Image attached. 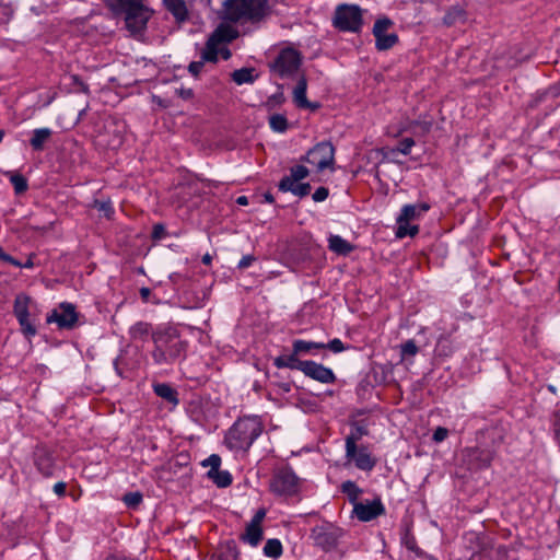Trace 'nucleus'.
<instances>
[{
	"mask_svg": "<svg viewBox=\"0 0 560 560\" xmlns=\"http://www.w3.org/2000/svg\"><path fill=\"white\" fill-rule=\"evenodd\" d=\"M52 131L49 128H39L33 131L30 144L34 151H43L44 144L50 139Z\"/></svg>",
	"mask_w": 560,
	"mask_h": 560,
	"instance_id": "obj_27",
	"label": "nucleus"
},
{
	"mask_svg": "<svg viewBox=\"0 0 560 560\" xmlns=\"http://www.w3.org/2000/svg\"><path fill=\"white\" fill-rule=\"evenodd\" d=\"M187 455H184V454H179L176 458V465H179V466H183V465H187Z\"/></svg>",
	"mask_w": 560,
	"mask_h": 560,
	"instance_id": "obj_63",
	"label": "nucleus"
},
{
	"mask_svg": "<svg viewBox=\"0 0 560 560\" xmlns=\"http://www.w3.org/2000/svg\"><path fill=\"white\" fill-rule=\"evenodd\" d=\"M332 23L341 32H360L363 25L362 10L355 4H340L336 8Z\"/></svg>",
	"mask_w": 560,
	"mask_h": 560,
	"instance_id": "obj_6",
	"label": "nucleus"
},
{
	"mask_svg": "<svg viewBox=\"0 0 560 560\" xmlns=\"http://www.w3.org/2000/svg\"><path fill=\"white\" fill-rule=\"evenodd\" d=\"M301 161L315 165L318 172L332 168L335 163V147L330 141H322L310 149L306 155L301 158Z\"/></svg>",
	"mask_w": 560,
	"mask_h": 560,
	"instance_id": "obj_9",
	"label": "nucleus"
},
{
	"mask_svg": "<svg viewBox=\"0 0 560 560\" xmlns=\"http://www.w3.org/2000/svg\"><path fill=\"white\" fill-rule=\"evenodd\" d=\"M10 182L13 185L15 195H22L28 189L27 179L20 173L11 174Z\"/></svg>",
	"mask_w": 560,
	"mask_h": 560,
	"instance_id": "obj_39",
	"label": "nucleus"
},
{
	"mask_svg": "<svg viewBox=\"0 0 560 560\" xmlns=\"http://www.w3.org/2000/svg\"><path fill=\"white\" fill-rule=\"evenodd\" d=\"M72 81L79 88V91L85 94L89 93V85L79 75H72Z\"/></svg>",
	"mask_w": 560,
	"mask_h": 560,
	"instance_id": "obj_57",
	"label": "nucleus"
},
{
	"mask_svg": "<svg viewBox=\"0 0 560 560\" xmlns=\"http://www.w3.org/2000/svg\"><path fill=\"white\" fill-rule=\"evenodd\" d=\"M255 69L254 68H241L237 70H234L231 74L232 80L238 84H245V83H254L257 79V74H254Z\"/></svg>",
	"mask_w": 560,
	"mask_h": 560,
	"instance_id": "obj_33",
	"label": "nucleus"
},
{
	"mask_svg": "<svg viewBox=\"0 0 560 560\" xmlns=\"http://www.w3.org/2000/svg\"><path fill=\"white\" fill-rule=\"evenodd\" d=\"M219 52L221 54V57H222L224 60L230 59V58H231V56H232L231 50H230L229 48H226V47H225V48H222Z\"/></svg>",
	"mask_w": 560,
	"mask_h": 560,
	"instance_id": "obj_62",
	"label": "nucleus"
},
{
	"mask_svg": "<svg viewBox=\"0 0 560 560\" xmlns=\"http://www.w3.org/2000/svg\"><path fill=\"white\" fill-rule=\"evenodd\" d=\"M269 126L275 132H285L289 128L288 119L282 114H273L269 117Z\"/></svg>",
	"mask_w": 560,
	"mask_h": 560,
	"instance_id": "obj_37",
	"label": "nucleus"
},
{
	"mask_svg": "<svg viewBox=\"0 0 560 560\" xmlns=\"http://www.w3.org/2000/svg\"><path fill=\"white\" fill-rule=\"evenodd\" d=\"M238 36V32L230 25L220 24L209 36L218 45L221 43H231Z\"/></svg>",
	"mask_w": 560,
	"mask_h": 560,
	"instance_id": "obj_24",
	"label": "nucleus"
},
{
	"mask_svg": "<svg viewBox=\"0 0 560 560\" xmlns=\"http://www.w3.org/2000/svg\"><path fill=\"white\" fill-rule=\"evenodd\" d=\"M264 431V423L258 416L238 418L224 438L225 445L232 451L247 452Z\"/></svg>",
	"mask_w": 560,
	"mask_h": 560,
	"instance_id": "obj_4",
	"label": "nucleus"
},
{
	"mask_svg": "<svg viewBox=\"0 0 560 560\" xmlns=\"http://www.w3.org/2000/svg\"><path fill=\"white\" fill-rule=\"evenodd\" d=\"M207 476L209 479H211L219 488H226L229 487L232 481V475L228 470H220L218 468L215 472L208 471Z\"/></svg>",
	"mask_w": 560,
	"mask_h": 560,
	"instance_id": "obj_34",
	"label": "nucleus"
},
{
	"mask_svg": "<svg viewBox=\"0 0 560 560\" xmlns=\"http://www.w3.org/2000/svg\"><path fill=\"white\" fill-rule=\"evenodd\" d=\"M302 65L301 54L291 47L283 48L270 63L271 71L281 78L293 75Z\"/></svg>",
	"mask_w": 560,
	"mask_h": 560,
	"instance_id": "obj_8",
	"label": "nucleus"
},
{
	"mask_svg": "<svg viewBox=\"0 0 560 560\" xmlns=\"http://www.w3.org/2000/svg\"><path fill=\"white\" fill-rule=\"evenodd\" d=\"M107 8L115 16H122L125 27L132 36L143 35L148 22L154 11L145 4V0H105Z\"/></svg>",
	"mask_w": 560,
	"mask_h": 560,
	"instance_id": "obj_3",
	"label": "nucleus"
},
{
	"mask_svg": "<svg viewBox=\"0 0 560 560\" xmlns=\"http://www.w3.org/2000/svg\"><path fill=\"white\" fill-rule=\"evenodd\" d=\"M349 348H351V346H345L339 338H334L327 343L324 342V349L330 350L334 353L342 352Z\"/></svg>",
	"mask_w": 560,
	"mask_h": 560,
	"instance_id": "obj_44",
	"label": "nucleus"
},
{
	"mask_svg": "<svg viewBox=\"0 0 560 560\" xmlns=\"http://www.w3.org/2000/svg\"><path fill=\"white\" fill-rule=\"evenodd\" d=\"M404 541H405V546L407 547V549H409L411 551L417 550L416 539L412 535H410V533L408 530H406Z\"/></svg>",
	"mask_w": 560,
	"mask_h": 560,
	"instance_id": "obj_54",
	"label": "nucleus"
},
{
	"mask_svg": "<svg viewBox=\"0 0 560 560\" xmlns=\"http://www.w3.org/2000/svg\"><path fill=\"white\" fill-rule=\"evenodd\" d=\"M153 331L151 324L147 322H138L130 327L129 335L133 340L145 341L149 336L152 337Z\"/></svg>",
	"mask_w": 560,
	"mask_h": 560,
	"instance_id": "obj_26",
	"label": "nucleus"
},
{
	"mask_svg": "<svg viewBox=\"0 0 560 560\" xmlns=\"http://www.w3.org/2000/svg\"><path fill=\"white\" fill-rule=\"evenodd\" d=\"M341 492L348 497L349 502L353 503V505L358 502L359 495L363 492L354 481L347 480L341 485Z\"/></svg>",
	"mask_w": 560,
	"mask_h": 560,
	"instance_id": "obj_36",
	"label": "nucleus"
},
{
	"mask_svg": "<svg viewBox=\"0 0 560 560\" xmlns=\"http://www.w3.org/2000/svg\"><path fill=\"white\" fill-rule=\"evenodd\" d=\"M256 260V257L254 255H245L242 257V259L238 261L237 268L238 269H246L248 268L254 261Z\"/></svg>",
	"mask_w": 560,
	"mask_h": 560,
	"instance_id": "obj_53",
	"label": "nucleus"
},
{
	"mask_svg": "<svg viewBox=\"0 0 560 560\" xmlns=\"http://www.w3.org/2000/svg\"><path fill=\"white\" fill-rule=\"evenodd\" d=\"M176 93L180 98L185 101L191 100L194 97V91L191 89L182 88L179 90H176Z\"/></svg>",
	"mask_w": 560,
	"mask_h": 560,
	"instance_id": "obj_58",
	"label": "nucleus"
},
{
	"mask_svg": "<svg viewBox=\"0 0 560 560\" xmlns=\"http://www.w3.org/2000/svg\"><path fill=\"white\" fill-rule=\"evenodd\" d=\"M278 188L282 192L290 191L293 195L303 198L310 195L311 192V184L310 183H291L288 178H282L279 184Z\"/></svg>",
	"mask_w": 560,
	"mask_h": 560,
	"instance_id": "obj_21",
	"label": "nucleus"
},
{
	"mask_svg": "<svg viewBox=\"0 0 560 560\" xmlns=\"http://www.w3.org/2000/svg\"><path fill=\"white\" fill-rule=\"evenodd\" d=\"M275 385L283 393L288 394L291 392L292 386L294 385L291 381H278L275 382Z\"/></svg>",
	"mask_w": 560,
	"mask_h": 560,
	"instance_id": "obj_56",
	"label": "nucleus"
},
{
	"mask_svg": "<svg viewBox=\"0 0 560 560\" xmlns=\"http://www.w3.org/2000/svg\"><path fill=\"white\" fill-rule=\"evenodd\" d=\"M143 500V495L139 491L135 492H127L122 497V502L127 505L129 509H137Z\"/></svg>",
	"mask_w": 560,
	"mask_h": 560,
	"instance_id": "obj_42",
	"label": "nucleus"
},
{
	"mask_svg": "<svg viewBox=\"0 0 560 560\" xmlns=\"http://www.w3.org/2000/svg\"><path fill=\"white\" fill-rule=\"evenodd\" d=\"M307 82L304 77H302L295 88H294V102L298 107L306 108V106H311V102L306 97Z\"/></svg>",
	"mask_w": 560,
	"mask_h": 560,
	"instance_id": "obj_30",
	"label": "nucleus"
},
{
	"mask_svg": "<svg viewBox=\"0 0 560 560\" xmlns=\"http://www.w3.org/2000/svg\"><path fill=\"white\" fill-rule=\"evenodd\" d=\"M300 478L290 466L277 469L270 480V490L278 495H294L299 492Z\"/></svg>",
	"mask_w": 560,
	"mask_h": 560,
	"instance_id": "obj_7",
	"label": "nucleus"
},
{
	"mask_svg": "<svg viewBox=\"0 0 560 560\" xmlns=\"http://www.w3.org/2000/svg\"><path fill=\"white\" fill-rule=\"evenodd\" d=\"M401 349V358L405 359L406 357H413L418 353L419 348L416 345L415 340L410 339L407 340L405 343L400 346Z\"/></svg>",
	"mask_w": 560,
	"mask_h": 560,
	"instance_id": "obj_43",
	"label": "nucleus"
},
{
	"mask_svg": "<svg viewBox=\"0 0 560 560\" xmlns=\"http://www.w3.org/2000/svg\"><path fill=\"white\" fill-rule=\"evenodd\" d=\"M417 125L421 126V128L424 132H429L431 129V126H432V124L430 121L417 122Z\"/></svg>",
	"mask_w": 560,
	"mask_h": 560,
	"instance_id": "obj_64",
	"label": "nucleus"
},
{
	"mask_svg": "<svg viewBox=\"0 0 560 560\" xmlns=\"http://www.w3.org/2000/svg\"><path fill=\"white\" fill-rule=\"evenodd\" d=\"M101 141L110 150L119 149L124 143V128L116 124L105 126V132L100 136Z\"/></svg>",
	"mask_w": 560,
	"mask_h": 560,
	"instance_id": "obj_18",
	"label": "nucleus"
},
{
	"mask_svg": "<svg viewBox=\"0 0 560 560\" xmlns=\"http://www.w3.org/2000/svg\"><path fill=\"white\" fill-rule=\"evenodd\" d=\"M304 360H300L296 354H294V350L292 349V353L289 355H279L275 358L273 364L278 369L288 368L291 370H299L301 371L300 363H303Z\"/></svg>",
	"mask_w": 560,
	"mask_h": 560,
	"instance_id": "obj_28",
	"label": "nucleus"
},
{
	"mask_svg": "<svg viewBox=\"0 0 560 560\" xmlns=\"http://www.w3.org/2000/svg\"><path fill=\"white\" fill-rule=\"evenodd\" d=\"M430 209V206L425 202L418 205H405L401 209L400 214L397 218V222H410L416 219L420 213L425 212Z\"/></svg>",
	"mask_w": 560,
	"mask_h": 560,
	"instance_id": "obj_23",
	"label": "nucleus"
},
{
	"mask_svg": "<svg viewBox=\"0 0 560 560\" xmlns=\"http://www.w3.org/2000/svg\"><path fill=\"white\" fill-rule=\"evenodd\" d=\"M165 9L173 15L177 23L188 20L189 13L185 0H162Z\"/></svg>",
	"mask_w": 560,
	"mask_h": 560,
	"instance_id": "obj_20",
	"label": "nucleus"
},
{
	"mask_svg": "<svg viewBox=\"0 0 560 560\" xmlns=\"http://www.w3.org/2000/svg\"><path fill=\"white\" fill-rule=\"evenodd\" d=\"M466 11L460 5H452L443 16V24L446 26H453L458 22H465Z\"/></svg>",
	"mask_w": 560,
	"mask_h": 560,
	"instance_id": "obj_29",
	"label": "nucleus"
},
{
	"mask_svg": "<svg viewBox=\"0 0 560 560\" xmlns=\"http://www.w3.org/2000/svg\"><path fill=\"white\" fill-rule=\"evenodd\" d=\"M2 261L4 262H8L12 266H15V267H22V262L19 261L16 258H14L13 256L9 255V254H4V257L2 258Z\"/></svg>",
	"mask_w": 560,
	"mask_h": 560,
	"instance_id": "obj_60",
	"label": "nucleus"
},
{
	"mask_svg": "<svg viewBox=\"0 0 560 560\" xmlns=\"http://www.w3.org/2000/svg\"><path fill=\"white\" fill-rule=\"evenodd\" d=\"M329 195V190L328 188L322 186V187H318L314 194L312 195V198L315 202H322L324 200H326V198L328 197Z\"/></svg>",
	"mask_w": 560,
	"mask_h": 560,
	"instance_id": "obj_50",
	"label": "nucleus"
},
{
	"mask_svg": "<svg viewBox=\"0 0 560 560\" xmlns=\"http://www.w3.org/2000/svg\"><path fill=\"white\" fill-rule=\"evenodd\" d=\"M211 560H240V550L234 539H229L220 545L218 553Z\"/></svg>",
	"mask_w": 560,
	"mask_h": 560,
	"instance_id": "obj_22",
	"label": "nucleus"
},
{
	"mask_svg": "<svg viewBox=\"0 0 560 560\" xmlns=\"http://www.w3.org/2000/svg\"><path fill=\"white\" fill-rule=\"evenodd\" d=\"M503 429L490 427L480 432L478 445L462 451L460 462L470 471L490 467L499 446L503 442Z\"/></svg>",
	"mask_w": 560,
	"mask_h": 560,
	"instance_id": "obj_2",
	"label": "nucleus"
},
{
	"mask_svg": "<svg viewBox=\"0 0 560 560\" xmlns=\"http://www.w3.org/2000/svg\"><path fill=\"white\" fill-rule=\"evenodd\" d=\"M140 298L143 302H148L151 296V289L147 287H142L139 290Z\"/></svg>",
	"mask_w": 560,
	"mask_h": 560,
	"instance_id": "obj_61",
	"label": "nucleus"
},
{
	"mask_svg": "<svg viewBox=\"0 0 560 560\" xmlns=\"http://www.w3.org/2000/svg\"><path fill=\"white\" fill-rule=\"evenodd\" d=\"M79 315L75 306L71 303L63 302L59 305V310H54L47 315V323H56L60 329H72L78 323Z\"/></svg>",
	"mask_w": 560,
	"mask_h": 560,
	"instance_id": "obj_11",
	"label": "nucleus"
},
{
	"mask_svg": "<svg viewBox=\"0 0 560 560\" xmlns=\"http://www.w3.org/2000/svg\"><path fill=\"white\" fill-rule=\"evenodd\" d=\"M351 432L346 436L347 454L352 455L355 451L357 443L365 435H369L368 423L365 420H357L351 423Z\"/></svg>",
	"mask_w": 560,
	"mask_h": 560,
	"instance_id": "obj_17",
	"label": "nucleus"
},
{
	"mask_svg": "<svg viewBox=\"0 0 560 560\" xmlns=\"http://www.w3.org/2000/svg\"><path fill=\"white\" fill-rule=\"evenodd\" d=\"M292 348L294 350V354H296L299 357L300 354L310 353L313 350H323L324 342L306 341V340H302V339H296L293 341Z\"/></svg>",
	"mask_w": 560,
	"mask_h": 560,
	"instance_id": "obj_31",
	"label": "nucleus"
},
{
	"mask_svg": "<svg viewBox=\"0 0 560 560\" xmlns=\"http://www.w3.org/2000/svg\"><path fill=\"white\" fill-rule=\"evenodd\" d=\"M28 296H18L14 301L13 313L21 326V331L27 338H31L37 334L35 325L30 322L28 313Z\"/></svg>",
	"mask_w": 560,
	"mask_h": 560,
	"instance_id": "obj_13",
	"label": "nucleus"
},
{
	"mask_svg": "<svg viewBox=\"0 0 560 560\" xmlns=\"http://www.w3.org/2000/svg\"><path fill=\"white\" fill-rule=\"evenodd\" d=\"M203 66L205 62L201 59L199 61H191L188 66V71L194 78H198Z\"/></svg>",
	"mask_w": 560,
	"mask_h": 560,
	"instance_id": "obj_51",
	"label": "nucleus"
},
{
	"mask_svg": "<svg viewBox=\"0 0 560 560\" xmlns=\"http://www.w3.org/2000/svg\"><path fill=\"white\" fill-rule=\"evenodd\" d=\"M345 534L343 528L331 522L323 521L311 529L310 537L315 547L329 552L338 547L339 540Z\"/></svg>",
	"mask_w": 560,
	"mask_h": 560,
	"instance_id": "obj_5",
	"label": "nucleus"
},
{
	"mask_svg": "<svg viewBox=\"0 0 560 560\" xmlns=\"http://www.w3.org/2000/svg\"><path fill=\"white\" fill-rule=\"evenodd\" d=\"M66 489H67V483L63 482V481H60V482H57L55 486H54V492L58 495V497H63L66 494Z\"/></svg>",
	"mask_w": 560,
	"mask_h": 560,
	"instance_id": "obj_59",
	"label": "nucleus"
},
{
	"mask_svg": "<svg viewBox=\"0 0 560 560\" xmlns=\"http://www.w3.org/2000/svg\"><path fill=\"white\" fill-rule=\"evenodd\" d=\"M262 527L248 523L246 525L245 532L241 534L240 539L244 542L249 544L253 547H256L262 540Z\"/></svg>",
	"mask_w": 560,
	"mask_h": 560,
	"instance_id": "obj_25",
	"label": "nucleus"
},
{
	"mask_svg": "<svg viewBox=\"0 0 560 560\" xmlns=\"http://www.w3.org/2000/svg\"><path fill=\"white\" fill-rule=\"evenodd\" d=\"M346 457L349 460H353L355 467L363 471H371L377 463V459L371 455L366 445H357L354 453L352 455L346 453Z\"/></svg>",
	"mask_w": 560,
	"mask_h": 560,
	"instance_id": "obj_16",
	"label": "nucleus"
},
{
	"mask_svg": "<svg viewBox=\"0 0 560 560\" xmlns=\"http://www.w3.org/2000/svg\"><path fill=\"white\" fill-rule=\"evenodd\" d=\"M396 237L404 238L406 236H415L419 233L418 225H410L409 222H397Z\"/></svg>",
	"mask_w": 560,
	"mask_h": 560,
	"instance_id": "obj_41",
	"label": "nucleus"
},
{
	"mask_svg": "<svg viewBox=\"0 0 560 560\" xmlns=\"http://www.w3.org/2000/svg\"><path fill=\"white\" fill-rule=\"evenodd\" d=\"M151 357L156 365H174L187 357L188 341L175 326H162L152 332Z\"/></svg>",
	"mask_w": 560,
	"mask_h": 560,
	"instance_id": "obj_1",
	"label": "nucleus"
},
{
	"mask_svg": "<svg viewBox=\"0 0 560 560\" xmlns=\"http://www.w3.org/2000/svg\"><path fill=\"white\" fill-rule=\"evenodd\" d=\"M265 516H266V510L259 509L256 511L255 515L253 516V518L249 523L257 525V526H261V523H262Z\"/></svg>",
	"mask_w": 560,
	"mask_h": 560,
	"instance_id": "obj_55",
	"label": "nucleus"
},
{
	"mask_svg": "<svg viewBox=\"0 0 560 560\" xmlns=\"http://www.w3.org/2000/svg\"><path fill=\"white\" fill-rule=\"evenodd\" d=\"M218 56H219L218 44L209 37L206 42L205 48L201 51V60L203 62L217 63Z\"/></svg>",
	"mask_w": 560,
	"mask_h": 560,
	"instance_id": "obj_35",
	"label": "nucleus"
},
{
	"mask_svg": "<svg viewBox=\"0 0 560 560\" xmlns=\"http://www.w3.org/2000/svg\"><path fill=\"white\" fill-rule=\"evenodd\" d=\"M329 249L338 255H348L353 246L339 235H331L328 240Z\"/></svg>",
	"mask_w": 560,
	"mask_h": 560,
	"instance_id": "obj_32",
	"label": "nucleus"
},
{
	"mask_svg": "<svg viewBox=\"0 0 560 560\" xmlns=\"http://www.w3.org/2000/svg\"><path fill=\"white\" fill-rule=\"evenodd\" d=\"M310 174V171L304 165H295L290 168V175L284 176L283 178H288L291 183H298L302 179L306 178Z\"/></svg>",
	"mask_w": 560,
	"mask_h": 560,
	"instance_id": "obj_40",
	"label": "nucleus"
},
{
	"mask_svg": "<svg viewBox=\"0 0 560 560\" xmlns=\"http://www.w3.org/2000/svg\"><path fill=\"white\" fill-rule=\"evenodd\" d=\"M448 435V430L443 427H438L434 432L432 440L436 443L444 441Z\"/></svg>",
	"mask_w": 560,
	"mask_h": 560,
	"instance_id": "obj_52",
	"label": "nucleus"
},
{
	"mask_svg": "<svg viewBox=\"0 0 560 560\" xmlns=\"http://www.w3.org/2000/svg\"><path fill=\"white\" fill-rule=\"evenodd\" d=\"M353 514L361 522H370L385 514V508L381 499L376 498L372 502L355 503L353 506Z\"/></svg>",
	"mask_w": 560,
	"mask_h": 560,
	"instance_id": "obj_15",
	"label": "nucleus"
},
{
	"mask_svg": "<svg viewBox=\"0 0 560 560\" xmlns=\"http://www.w3.org/2000/svg\"><path fill=\"white\" fill-rule=\"evenodd\" d=\"M300 365H302L301 372H303L305 376L322 384H334L337 381L332 370L324 366L320 363L312 360H304V362L300 363Z\"/></svg>",
	"mask_w": 560,
	"mask_h": 560,
	"instance_id": "obj_12",
	"label": "nucleus"
},
{
	"mask_svg": "<svg viewBox=\"0 0 560 560\" xmlns=\"http://www.w3.org/2000/svg\"><path fill=\"white\" fill-rule=\"evenodd\" d=\"M166 234H167L166 228L163 223H156L153 225L152 233H151V237L153 241H155V242L160 241L163 237H165Z\"/></svg>",
	"mask_w": 560,
	"mask_h": 560,
	"instance_id": "obj_49",
	"label": "nucleus"
},
{
	"mask_svg": "<svg viewBox=\"0 0 560 560\" xmlns=\"http://www.w3.org/2000/svg\"><path fill=\"white\" fill-rule=\"evenodd\" d=\"M93 207L100 212H103L106 218H110L114 214V209L110 201L95 200Z\"/></svg>",
	"mask_w": 560,
	"mask_h": 560,
	"instance_id": "obj_45",
	"label": "nucleus"
},
{
	"mask_svg": "<svg viewBox=\"0 0 560 560\" xmlns=\"http://www.w3.org/2000/svg\"><path fill=\"white\" fill-rule=\"evenodd\" d=\"M415 145V140L412 138H404L398 142L397 151L407 155L410 153L411 148Z\"/></svg>",
	"mask_w": 560,
	"mask_h": 560,
	"instance_id": "obj_48",
	"label": "nucleus"
},
{
	"mask_svg": "<svg viewBox=\"0 0 560 560\" xmlns=\"http://www.w3.org/2000/svg\"><path fill=\"white\" fill-rule=\"evenodd\" d=\"M154 394L166 401L167 404L176 407L179 404L178 392L168 383H155L153 384Z\"/></svg>",
	"mask_w": 560,
	"mask_h": 560,
	"instance_id": "obj_19",
	"label": "nucleus"
},
{
	"mask_svg": "<svg viewBox=\"0 0 560 560\" xmlns=\"http://www.w3.org/2000/svg\"><path fill=\"white\" fill-rule=\"evenodd\" d=\"M282 544L277 538L268 539L264 546V553L267 557L278 558L282 555Z\"/></svg>",
	"mask_w": 560,
	"mask_h": 560,
	"instance_id": "obj_38",
	"label": "nucleus"
},
{
	"mask_svg": "<svg viewBox=\"0 0 560 560\" xmlns=\"http://www.w3.org/2000/svg\"><path fill=\"white\" fill-rule=\"evenodd\" d=\"M284 95L282 92H278L273 95H271L270 97H268L267 102H266V107L271 110L273 109L275 107L281 105L283 102H284Z\"/></svg>",
	"mask_w": 560,
	"mask_h": 560,
	"instance_id": "obj_47",
	"label": "nucleus"
},
{
	"mask_svg": "<svg viewBox=\"0 0 560 560\" xmlns=\"http://www.w3.org/2000/svg\"><path fill=\"white\" fill-rule=\"evenodd\" d=\"M201 465L203 467L210 466L209 471L215 472L218 468H220L221 465V457L218 454L210 455L207 459H205Z\"/></svg>",
	"mask_w": 560,
	"mask_h": 560,
	"instance_id": "obj_46",
	"label": "nucleus"
},
{
	"mask_svg": "<svg viewBox=\"0 0 560 560\" xmlns=\"http://www.w3.org/2000/svg\"><path fill=\"white\" fill-rule=\"evenodd\" d=\"M394 25V22L383 16L375 21L372 33L375 37V48L378 51H385L393 48L399 40L398 35L395 33L387 34V30Z\"/></svg>",
	"mask_w": 560,
	"mask_h": 560,
	"instance_id": "obj_10",
	"label": "nucleus"
},
{
	"mask_svg": "<svg viewBox=\"0 0 560 560\" xmlns=\"http://www.w3.org/2000/svg\"><path fill=\"white\" fill-rule=\"evenodd\" d=\"M34 465L44 477H51L55 468L52 451L46 445L39 444L33 452Z\"/></svg>",
	"mask_w": 560,
	"mask_h": 560,
	"instance_id": "obj_14",
	"label": "nucleus"
}]
</instances>
